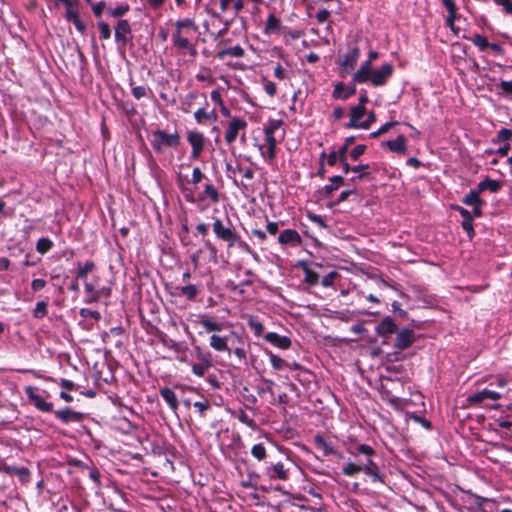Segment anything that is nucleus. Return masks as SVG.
<instances>
[{
	"label": "nucleus",
	"instance_id": "obj_1",
	"mask_svg": "<svg viewBox=\"0 0 512 512\" xmlns=\"http://www.w3.org/2000/svg\"><path fill=\"white\" fill-rule=\"evenodd\" d=\"M348 453L357 459L363 473L369 476L372 482L384 483V475L375 461L377 452L367 444H356L348 449Z\"/></svg>",
	"mask_w": 512,
	"mask_h": 512
},
{
	"label": "nucleus",
	"instance_id": "obj_2",
	"mask_svg": "<svg viewBox=\"0 0 512 512\" xmlns=\"http://www.w3.org/2000/svg\"><path fill=\"white\" fill-rule=\"evenodd\" d=\"M150 145L157 154H162L167 148H177L181 138L177 131L169 133L158 129L151 133Z\"/></svg>",
	"mask_w": 512,
	"mask_h": 512
},
{
	"label": "nucleus",
	"instance_id": "obj_3",
	"mask_svg": "<svg viewBox=\"0 0 512 512\" xmlns=\"http://www.w3.org/2000/svg\"><path fill=\"white\" fill-rule=\"evenodd\" d=\"M416 340L417 337L413 329L406 327L401 329L398 328L392 344V347L395 349V351L393 353H389L388 357L396 361L401 360L399 351L410 348L416 342Z\"/></svg>",
	"mask_w": 512,
	"mask_h": 512
},
{
	"label": "nucleus",
	"instance_id": "obj_4",
	"mask_svg": "<svg viewBox=\"0 0 512 512\" xmlns=\"http://www.w3.org/2000/svg\"><path fill=\"white\" fill-rule=\"evenodd\" d=\"M212 226L216 238L226 242L228 247H233L239 242V234L232 228L230 221L226 226L221 219L216 218Z\"/></svg>",
	"mask_w": 512,
	"mask_h": 512
},
{
	"label": "nucleus",
	"instance_id": "obj_5",
	"mask_svg": "<svg viewBox=\"0 0 512 512\" xmlns=\"http://www.w3.org/2000/svg\"><path fill=\"white\" fill-rule=\"evenodd\" d=\"M207 138L202 132L192 130L187 132V142L191 146L190 159L198 160L205 150Z\"/></svg>",
	"mask_w": 512,
	"mask_h": 512
},
{
	"label": "nucleus",
	"instance_id": "obj_6",
	"mask_svg": "<svg viewBox=\"0 0 512 512\" xmlns=\"http://www.w3.org/2000/svg\"><path fill=\"white\" fill-rule=\"evenodd\" d=\"M393 71L394 68L391 63H384L379 69L373 70V72L368 76V82L375 87L384 86L392 76Z\"/></svg>",
	"mask_w": 512,
	"mask_h": 512
},
{
	"label": "nucleus",
	"instance_id": "obj_7",
	"mask_svg": "<svg viewBox=\"0 0 512 512\" xmlns=\"http://www.w3.org/2000/svg\"><path fill=\"white\" fill-rule=\"evenodd\" d=\"M248 124L247 122L240 117H232L229 122L227 129L225 131V141L227 144L231 145L234 143L236 138L238 137L241 131H245Z\"/></svg>",
	"mask_w": 512,
	"mask_h": 512
},
{
	"label": "nucleus",
	"instance_id": "obj_8",
	"mask_svg": "<svg viewBox=\"0 0 512 512\" xmlns=\"http://www.w3.org/2000/svg\"><path fill=\"white\" fill-rule=\"evenodd\" d=\"M366 114V108L361 105H355L350 108V120L345 124L347 129H368V124L360 121V119Z\"/></svg>",
	"mask_w": 512,
	"mask_h": 512
},
{
	"label": "nucleus",
	"instance_id": "obj_9",
	"mask_svg": "<svg viewBox=\"0 0 512 512\" xmlns=\"http://www.w3.org/2000/svg\"><path fill=\"white\" fill-rule=\"evenodd\" d=\"M131 31V25L128 20H119L115 26V42L119 45L125 46L129 42V35H131Z\"/></svg>",
	"mask_w": 512,
	"mask_h": 512
},
{
	"label": "nucleus",
	"instance_id": "obj_10",
	"mask_svg": "<svg viewBox=\"0 0 512 512\" xmlns=\"http://www.w3.org/2000/svg\"><path fill=\"white\" fill-rule=\"evenodd\" d=\"M360 56V49L355 46L350 49L344 56L342 61L340 62V67L342 73L348 74L350 73L356 66L357 61Z\"/></svg>",
	"mask_w": 512,
	"mask_h": 512
},
{
	"label": "nucleus",
	"instance_id": "obj_11",
	"mask_svg": "<svg viewBox=\"0 0 512 512\" xmlns=\"http://www.w3.org/2000/svg\"><path fill=\"white\" fill-rule=\"evenodd\" d=\"M500 398H501L500 393H498L494 390L485 388L477 393L469 395L467 397V402L470 405H477V404L482 403L485 400L496 401V400H499Z\"/></svg>",
	"mask_w": 512,
	"mask_h": 512
},
{
	"label": "nucleus",
	"instance_id": "obj_12",
	"mask_svg": "<svg viewBox=\"0 0 512 512\" xmlns=\"http://www.w3.org/2000/svg\"><path fill=\"white\" fill-rule=\"evenodd\" d=\"M397 330L398 326L394 319L390 316H386L375 327V334L376 336L394 335Z\"/></svg>",
	"mask_w": 512,
	"mask_h": 512
},
{
	"label": "nucleus",
	"instance_id": "obj_13",
	"mask_svg": "<svg viewBox=\"0 0 512 512\" xmlns=\"http://www.w3.org/2000/svg\"><path fill=\"white\" fill-rule=\"evenodd\" d=\"M278 242L284 246L290 245L293 247H297V246L301 245L302 238L296 230L285 229L279 234Z\"/></svg>",
	"mask_w": 512,
	"mask_h": 512
},
{
	"label": "nucleus",
	"instance_id": "obj_14",
	"mask_svg": "<svg viewBox=\"0 0 512 512\" xmlns=\"http://www.w3.org/2000/svg\"><path fill=\"white\" fill-rule=\"evenodd\" d=\"M330 183L318 190V194L322 198L330 197L336 190L344 184V177L335 175L329 178Z\"/></svg>",
	"mask_w": 512,
	"mask_h": 512
},
{
	"label": "nucleus",
	"instance_id": "obj_15",
	"mask_svg": "<svg viewBox=\"0 0 512 512\" xmlns=\"http://www.w3.org/2000/svg\"><path fill=\"white\" fill-rule=\"evenodd\" d=\"M381 146L397 154H405L407 151V138L401 134L394 140L382 142Z\"/></svg>",
	"mask_w": 512,
	"mask_h": 512
},
{
	"label": "nucleus",
	"instance_id": "obj_16",
	"mask_svg": "<svg viewBox=\"0 0 512 512\" xmlns=\"http://www.w3.org/2000/svg\"><path fill=\"white\" fill-rule=\"evenodd\" d=\"M356 93V84L352 82L350 86H346L343 82H338L333 90L334 99L347 100Z\"/></svg>",
	"mask_w": 512,
	"mask_h": 512
},
{
	"label": "nucleus",
	"instance_id": "obj_17",
	"mask_svg": "<svg viewBox=\"0 0 512 512\" xmlns=\"http://www.w3.org/2000/svg\"><path fill=\"white\" fill-rule=\"evenodd\" d=\"M265 341L280 349H289L292 341L287 336H281L276 332H268L264 335Z\"/></svg>",
	"mask_w": 512,
	"mask_h": 512
},
{
	"label": "nucleus",
	"instance_id": "obj_18",
	"mask_svg": "<svg viewBox=\"0 0 512 512\" xmlns=\"http://www.w3.org/2000/svg\"><path fill=\"white\" fill-rule=\"evenodd\" d=\"M373 72L372 62L364 61L360 68L353 74L352 82L354 84H363L368 82V76Z\"/></svg>",
	"mask_w": 512,
	"mask_h": 512
},
{
	"label": "nucleus",
	"instance_id": "obj_19",
	"mask_svg": "<svg viewBox=\"0 0 512 512\" xmlns=\"http://www.w3.org/2000/svg\"><path fill=\"white\" fill-rule=\"evenodd\" d=\"M55 417L62 423L80 422L83 418V414L72 410L71 408H65L54 412Z\"/></svg>",
	"mask_w": 512,
	"mask_h": 512
},
{
	"label": "nucleus",
	"instance_id": "obj_20",
	"mask_svg": "<svg viewBox=\"0 0 512 512\" xmlns=\"http://www.w3.org/2000/svg\"><path fill=\"white\" fill-rule=\"evenodd\" d=\"M173 45L181 50H188L192 56L196 55V49L193 44L190 43L187 37L182 36L180 31H175L172 34Z\"/></svg>",
	"mask_w": 512,
	"mask_h": 512
},
{
	"label": "nucleus",
	"instance_id": "obj_21",
	"mask_svg": "<svg viewBox=\"0 0 512 512\" xmlns=\"http://www.w3.org/2000/svg\"><path fill=\"white\" fill-rule=\"evenodd\" d=\"M289 470L284 467V464L281 462H278L271 467L267 468V475L271 479H280V480H287Z\"/></svg>",
	"mask_w": 512,
	"mask_h": 512
},
{
	"label": "nucleus",
	"instance_id": "obj_22",
	"mask_svg": "<svg viewBox=\"0 0 512 512\" xmlns=\"http://www.w3.org/2000/svg\"><path fill=\"white\" fill-rule=\"evenodd\" d=\"M315 447L323 452L324 456L336 455V450L331 443L327 442L321 434H316L313 438Z\"/></svg>",
	"mask_w": 512,
	"mask_h": 512
},
{
	"label": "nucleus",
	"instance_id": "obj_23",
	"mask_svg": "<svg viewBox=\"0 0 512 512\" xmlns=\"http://www.w3.org/2000/svg\"><path fill=\"white\" fill-rule=\"evenodd\" d=\"M160 395L165 400V402L170 407V409L172 411L176 412L178 409L179 403H178V398H177V395L175 394V392L169 387H164V388L160 389Z\"/></svg>",
	"mask_w": 512,
	"mask_h": 512
},
{
	"label": "nucleus",
	"instance_id": "obj_24",
	"mask_svg": "<svg viewBox=\"0 0 512 512\" xmlns=\"http://www.w3.org/2000/svg\"><path fill=\"white\" fill-rule=\"evenodd\" d=\"M200 200L210 199L212 203H218L220 195L217 189L211 183H206L203 192L199 195Z\"/></svg>",
	"mask_w": 512,
	"mask_h": 512
},
{
	"label": "nucleus",
	"instance_id": "obj_25",
	"mask_svg": "<svg viewBox=\"0 0 512 512\" xmlns=\"http://www.w3.org/2000/svg\"><path fill=\"white\" fill-rule=\"evenodd\" d=\"M228 340H229V338L221 337L216 334H213L210 337V346L218 352H223V351L230 352L231 349L228 347Z\"/></svg>",
	"mask_w": 512,
	"mask_h": 512
},
{
	"label": "nucleus",
	"instance_id": "obj_26",
	"mask_svg": "<svg viewBox=\"0 0 512 512\" xmlns=\"http://www.w3.org/2000/svg\"><path fill=\"white\" fill-rule=\"evenodd\" d=\"M245 55L244 49L240 45H236L233 47H228L225 49H222L217 53L218 59H224L226 56L235 57V58H241Z\"/></svg>",
	"mask_w": 512,
	"mask_h": 512
},
{
	"label": "nucleus",
	"instance_id": "obj_27",
	"mask_svg": "<svg viewBox=\"0 0 512 512\" xmlns=\"http://www.w3.org/2000/svg\"><path fill=\"white\" fill-rule=\"evenodd\" d=\"M479 194L478 189L471 190L463 197L462 202L467 206H483L485 201L479 197Z\"/></svg>",
	"mask_w": 512,
	"mask_h": 512
},
{
	"label": "nucleus",
	"instance_id": "obj_28",
	"mask_svg": "<svg viewBox=\"0 0 512 512\" xmlns=\"http://www.w3.org/2000/svg\"><path fill=\"white\" fill-rule=\"evenodd\" d=\"M30 401L33 403V405L42 412H52L53 411V403L45 401V399L38 395V396H31L30 395Z\"/></svg>",
	"mask_w": 512,
	"mask_h": 512
},
{
	"label": "nucleus",
	"instance_id": "obj_29",
	"mask_svg": "<svg viewBox=\"0 0 512 512\" xmlns=\"http://www.w3.org/2000/svg\"><path fill=\"white\" fill-rule=\"evenodd\" d=\"M500 187L501 185L499 181L490 178L484 179L477 185L478 192L480 193L486 190L490 192H497L500 189Z\"/></svg>",
	"mask_w": 512,
	"mask_h": 512
},
{
	"label": "nucleus",
	"instance_id": "obj_30",
	"mask_svg": "<svg viewBox=\"0 0 512 512\" xmlns=\"http://www.w3.org/2000/svg\"><path fill=\"white\" fill-rule=\"evenodd\" d=\"M265 353L269 356L270 363L275 370L280 371L290 366V363L280 358L279 356L275 355L270 350L265 349Z\"/></svg>",
	"mask_w": 512,
	"mask_h": 512
},
{
	"label": "nucleus",
	"instance_id": "obj_31",
	"mask_svg": "<svg viewBox=\"0 0 512 512\" xmlns=\"http://www.w3.org/2000/svg\"><path fill=\"white\" fill-rule=\"evenodd\" d=\"M176 289L179 291V296H185L188 300H194L198 294V289L193 284L177 287Z\"/></svg>",
	"mask_w": 512,
	"mask_h": 512
},
{
	"label": "nucleus",
	"instance_id": "obj_32",
	"mask_svg": "<svg viewBox=\"0 0 512 512\" xmlns=\"http://www.w3.org/2000/svg\"><path fill=\"white\" fill-rule=\"evenodd\" d=\"M465 39L472 41V43L479 48L480 51H485L489 48L488 39L481 34H474L472 37L464 36Z\"/></svg>",
	"mask_w": 512,
	"mask_h": 512
},
{
	"label": "nucleus",
	"instance_id": "obj_33",
	"mask_svg": "<svg viewBox=\"0 0 512 512\" xmlns=\"http://www.w3.org/2000/svg\"><path fill=\"white\" fill-rule=\"evenodd\" d=\"M303 271H304V282L308 285L315 286L319 283V274L310 269L307 265L303 264Z\"/></svg>",
	"mask_w": 512,
	"mask_h": 512
},
{
	"label": "nucleus",
	"instance_id": "obj_34",
	"mask_svg": "<svg viewBox=\"0 0 512 512\" xmlns=\"http://www.w3.org/2000/svg\"><path fill=\"white\" fill-rule=\"evenodd\" d=\"M175 26L177 28L176 31L181 32L182 29H186L192 30L195 33L198 32V26L196 25L195 21L191 18L180 19L176 22Z\"/></svg>",
	"mask_w": 512,
	"mask_h": 512
},
{
	"label": "nucleus",
	"instance_id": "obj_35",
	"mask_svg": "<svg viewBox=\"0 0 512 512\" xmlns=\"http://www.w3.org/2000/svg\"><path fill=\"white\" fill-rule=\"evenodd\" d=\"M54 243L50 238L42 237L36 242V251L42 255L46 254L52 249Z\"/></svg>",
	"mask_w": 512,
	"mask_h": 512
},
{
	"label": "nucleus",
	"instance_id": "obj_36",
	"mask_svg": "<svg viewBox=\"0 0 512 512\" xmlns=\"http://www.w3.org/2000/svg\"><path fill=\"white\" fill-rule=\"evenodd\" d=\"M497 88L499 91L497 92L498 95L509 98L512 100V80L506 81L502 80L497 85Z\"/></svg>",
	"mask_w": 512,
	"mask_h": 512
},
{
	"label": "nucleus",
	"instance_id": "obj_37",
	"mask_svg": "<svg viewBox=\"0 0 512 512\" xmlns=\"http://www.w3.org/2000/svg\"><path fill=\"white\" fill-rule=\"evenodd\" d=\"M282 125H283V120H281V119H269L263 128L264 135H274V133Z\"/></svg>",
	"mask_w": 512,
	"mask_h": 512
},
{
	"label": "nucleus",
	"instance_id": "obj_38",
	"mask_svg": "<svg viewBox=\"0 0 512 512\" xmlns=\"http://www.w3.org/2000/svg\"><path fill=\"white\" fill-rule=\"evenodd\" d=\"M94 269L95 264L93 261H87L84 264L78 263L77 278L85 280L88 273L92 272Z\"/></svg>",
	"mask_w": 512,
	"mask_h": 512
},
{
	"label": "nucleus",
	"instance_id": "obj_39",
	"mask_svg": "<svg viewBox=\"0 0 512 512\" xmlns=\"http://www.w3.org/2000/svg\"><path fill=\"white\" fill-rule=\"evenodd\" d=\"M339 163L341 164V166L343 168L344 174H347L349 171L359 172L363 169H369V167H370L369 164H359V165H355V166H350V164L347 161V156L341 157V161Z\"/></svg>",
	"mask_w": 512,
	"mask_h": 512
},
{
	"label": "nucleus",
	"instance_id": "obj_40",
	"mask_svg": "<svg viewBox=\"0 0 512 512\" xmlns=\"http://www.w3.org/2000/svg\"><path fill=\"white\" fill-rule=\"evenodd\" d=\"M362 468H360V465L357 461V459H355L354 462H348L343 468H342V473L346 476H349V477H353L357 474H359L360 472H362L361 470Z\"/></svg>",
	"mask_w": 512,
	"mask_h": 512
},
{
	"label": "nucleus",
	"instance_id": "obj_41",
	"mask_svg": "<svg viewBox=\"0 0 512 512\" xmlns=\"http://www.w3.org/2000/svg\"><path fill=\"white\" fill-rule=\"evenodd\" d=\"M200 324L207 332L221 331L222 325L216 321L211 320L208 317H203L200 320Z\"/></svg>",
	"mask_w": 512,
	"mask_h": 512
},
{
	"label": "nucleus",
	"instance_id": "obj_42",
	"mask_svg": "<svg viewBox=\"0 0 512 512\" xmlns=\"http://www.w3.org/2000/svg\"><path fill=\"white\" fill-rule=\"evenodd\" d=\"M406 418L411 419L414 422L422 425L425 429L430 430L432 427V424L429 420H427L425 417L418 415L415 412H406Z\"/></svg>",
	"mask_w": 512,
	"mask_h": 512
},
{
	"label": "nucleus",
	"instance_id": "obj_43",
	"mask_svg": "<svg viewBox=\"0 0 512 512\" xmlns=\"http://www.w3.org/2000/svg\"><path fill=\"white\" fill-rule=\"evenodd\" d=\"M48 303L46 301H38L33 310V316L36 319H42L48 314Z\"/></svg>",
	"mask_w": 512,
	"mask_h": 512
},
{
	"label": "nucleus",
	"instance_id": "obj_44",
	"mask_svg": "<svg viewBox=\"0 0 512 512\" xmlns=\"http://www.w3.org/2000/svg\"><path fill=\"white\" fill-rule=\"evenodd\" d=\"M248 326L253 330L255 336L259 337L264 331L263 324L255 316H250L248 319Z\"/></svg>",
	"mask_w": 512,
	"mask_h": 512
},
{
	"label": "nucleus",
	"instance_id": "obj_45",
	"mask_svg": "<svg viewBox=\"0 0 512 512\" xmlns=\"http://www.w3.org/2000/svg\"><path fill=\"white\" fill-rule=\"evenodd\" d=\"M279 26L280 20L274 14H269L266 20V32H274L279 29Z\"/></svg>",
	"mask_w": 512,
	"mask_h": 512
},
{
	"label": "nucleus",
	"instance_id": "obj_46",
	"mask_svg": "<svg viewBox=\"0 0 512 512\" xmlns=\"http://www.w3.org/2000/svg\"><path fill=\"white\" fill-rule=\"evenodd\" d=\"M129 9H130V6L128 4H122L115 8H109L108 13L113 18H119V17H122L123 15H125L129 11Z\"/></svg>",
	"mask_w": 512,
	"mask_h": 512
},
{
	"label": "nucleus",
	"instance_id": "obj_47",
	"mask_svg": "<svg viewBox=\"0 0 512 512\" xmlns=\"http://www.w3.org/2000/svg\"><path fill=\"white\" fill-rule=\"evenodd\" d=\"M251 454L253 455V457H255L259 461L265 459L266 448H265L264 444H262V443L255 444L251 449Z\"/></svg>",
	"mask_w": 512,
	"mask_h": 512
},
{
	"label": "nucleus",
	"instance_id": "obj_48",
	"mask_svg": "<svg viewBox=\"0 0 512 512\" xmlns=\"http://www.w3.org/2000/svg\"><path fill=\"white\" fill-rule=\"evenodd\" d=\"M197 351V359L200 363H203L204 366H212V355L210 352H203L199 347H196Z\"/></svg>",
	"mask_w": 512,
	"mask_h": 512
},
{
	"label": "nucleus",
	"instance_id": "obj_49",
	"mask_svg": "<svg viewBox=\"0 0 512 512\" xmlns=\"http://www.w3.org/2000/svg\"><path fill=\"white\" fill-rule=\"evenodd\" d=\"M399 122L398 121H390V122H386L385 124H383L378 130L370 133L369 137L370 138H377L379 137L380 135L386 133L390 128L398 125Z\"/></svg>",
	"mask_w": 512,
	"mask_h": 512
},
{
	"label": "nucleus",
	"instance_id": "obj_50",
	"mask_svg": "<svg viewBox=\"0 0 512 512\" xmlns=\"http://www.w3.org/2000/svg\"><path fill=\"white\" fill-rule=\"evenodd\" d=\"M458 18L457 10L448 11V15L445 20V24L449 27L454 34L457 35L458 28L455 27V20Z\"/></svg>",
	"mask_w": 512,
	"mask_h": 512
},
{
	"label": "nucleus",
	"instance_id": "obj_51",
	"mask_svg": "<svg viewBox=\"0 0 512 512\" xmlns=\"http://www.w3.org/2000/svg\"><path fill=\"white\" fill-rule=\"evenodd\" d=\"M131 93L134 98L139 100L143 97L148 96V93H152V91L149 87L146 86H136L132 88Z\"/></svg>",
	"mask_w": 512,
	"mask_h": 512
},
{
	"label": "nucleus",
	"instance_id": "obj_52",
	"mask_svg": "<svg viewBox=\"0 0 512 512\" xmlns=\"http://www.w3.org/2000/svg\"><path fill=\"white\" fill-rule=\"evenodd\" d=\"M355 140V136L345 138L344 143L338 149V155L340 157H346L349 147L355 142Z\"/></svg>",
	"mask_w": 512,
	"mask_h": 512
},
{
	"label": "nucleus",
	"instance_id": "obj_53",
	"mask_svg": "<svg viewBox=\"0 0 512 512\" xmlns=\"http://www.w3.org/2000/svg\"><path fill=\"white\" fill-rule=\"evenodd\" d=\"M512 138V131L507 128H502L498 131L497 136L493 139V143L506 142Z\"/></svg>",
	"mask_w": 512,
	"mask_h": 512
},
{
	"label": "nucleus",
	"instance_id": "obj_54",
	"mask_svg": "<svg viewBox=\"0 0 512 512\" xmlns=\"http://www.w3.org/2000/svg\"><path fill=\"white\" fill-rule=\"evenodd\" d=\"M252 284V281L251 280H245V281H242L241 283L239 284H235L234 282L230 281L228 284H227V287L233 291V292H238L239 294H243L244 293V287L245 286H250Z\"/></svg>",
	"mask_w": 512,
	"mask_h": 512
},
{
	"label": "nucleus",
	"instance_id": "obj_55",
	"mask_svg": "<svg viewBox=\"0 0 512 512\" xmlns=\"http://www.w3.org/2000/svg\"><path fill=\"white\" fill-rule=\"evenodd\" d=\"M12 471L22 482H27L30 478V471L27 467H13Z\"/></svg>",
	"mask_w": 512,
	"mask_h": 512
},
{
	"label": "nucleus",
	"instance_id": "obj_56",
	"mask_svg": "<svg viewBox=\"0 0 512 512\" xmlns=\"http://www.w3.org/2000/svg\"><path fill=\"white\" fill-rule=\"evenodd\" d=\"M194 118L198 124H205L210 120V114L204 108H199L194 113Z\"/></svg>",
	"mask_w": 512,
	"mask_h": 512
},
{
	"label": "nucleus",
	"instance_id": "obj_57",
	"mask_svg": "<svg viewBox=\"0 0 512 512\" xmlns=\"http://www.w3.org/2000/svg\"><path fill=\"white\" fill-rule=\"evenodd\" d=\"M366 149H367V147L364 144H359V145L355 146L350 151V154H349L351 160L357 161L360 158V156H362L365 153Z\"/></svg>",
	"mask_w": 512,
	"mask_h": 512
},
{
	"label": "nucleus",
	"instance_id": "obj_58",
	"mask_svg": "<svg viewBox=\"0 0 512 512\" xmlns=\"http://www.w3.org/2000/svg\"><path fill=\"white\" fill-rule=\"evenodd\" d=\"M97 25L100 31V38L104 40L109 39L111 37L110 26L104 21H99Z\"/></svg>",
	"mask_w": 512,
	"mask_h": 512
},
{
	"label": "nucleus",
	"instance_id": "obj_59",
	"mask_svg": "<svg viewBox=\"0 0 512 512\" xmlns=\"http://www.w3.org/2000/svg\"><path fill=\"white\" fill-rule=\"evenodd\" d=\"M80 315L83 317V318H91L95 321H98L101 319V314L99 311H96V310H91V309H88V308H82L80 309Z\"/></svg>",
	"mask_w": 512,
	"mask_h": 512
},
{
	"label": "nucleus",
	"instance_id": "obj_60",
	"mask_svg": "<svg viewBox=\"0 0 512 512\" xmlns=\"http://www.w3.org/2000/svg\"><path fill=\"white\" fill-rule=\"evenodd\" d=\"M461 225H462L463 230L466 232L468 238L470 240H472L473 237L475 236V231H474V227H473V218L468 219V220H463Z\"/></svg>",
	"mask_w": 512,
	"mask_h": 512
},
{
	"label": "nucleus",
	"instance_id": "obj_61",
	"mask_svg": "<svg viewBox=\"0 0 512 512\" xmlns=\"http://www.w3.org/2000/svg\"><path fill=\"white\" fill-rule=\"evenodd\" d=\"M85 291L90 297V301H98L100 299V292L95 290L91 283H85Z\"/></svg>",
	"mask_w": 512,
	"mask_h": 512
},
{
	"label": "nucleus",
	"instance_id": "obj_62",
	"mask_svg": "<svg viewBox=\"0 0 512 512\" xmlns=\"http://www.w3.org/2000/svg\"><path fill=\"white\" fill-rule=\"evenodd\" d=\"M337 276L338 273L336 271H331L322 278L320 283L323 287H330L333 285L334 280L336 279Z\"/></svg>",
	"mask_w": 512,
	"mask_h": 512
},
{
	"label": "nucleus",
	"instance_id": "obj_63",
	"mask_svg": "<svg viewBox=\"0 0 512 512\" xmlns=\"http://www.w3.org/2000/svg\"><path fill=\"white\" fill-rule=\"evenodd\" d=\"M77 7H78V3L76 2L72 6L66 8L65 17L68 21H74L76 18L79 17Z\"/></svg>",
	"mask_w": 512,
	"mask_h": 512
},
{
	"label": "nucleus",
	"instance_id": "obj_64",
	"mask_svg": "<svg viewBox=\"0 0 512 512\" xmlns=\"http://www.w3.org/2000/svg\"><path fill=\"white\" fill-rule=\"evenodd\" d=\"M263 84L266 94L269 95L270 97H274L277 93V87L275 83L267 80L266 78H263Z\"/></svg>",
	"mask_w": 512,
	"mask_h": 512
}]
</instances>
